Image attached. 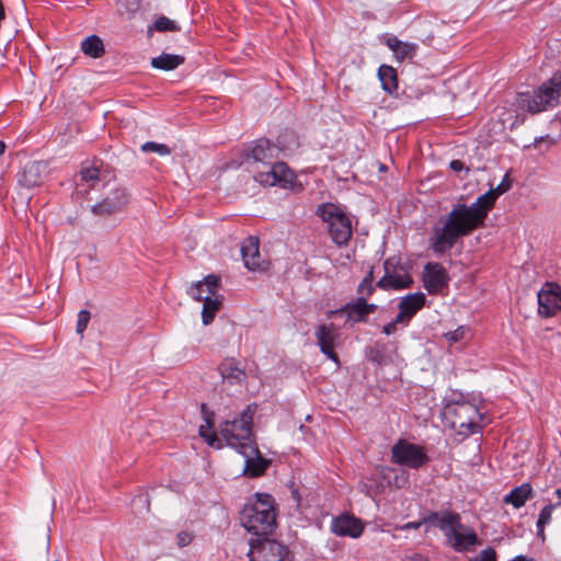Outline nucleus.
Returning a JSON list of instances; mask_svg holds the SVG:
<instances>
[{
	"mask_svg": "<svg viewBox=\"0 0 561 561\" xmlns=\"http://www.w3.org/2000/svg\"><path fill=\"white\" fill-rule=\"evenodd\" d=\"M89 321H90V312L85 309L80 310L78 313L77 325H76V331L78 334H80V335L83 334V332L85 331V329L88 327Z\"/></svg>",
	"mask_w": 561,
	"mask_h": 561,
	"instance_id": "obj_40",
	"label": "nucleus"
},
{
	"mask_svg": "<svg viewBox=\"0 0 561 561\" xmlns=\"http://www.w3.org/2000/svg\"><path fill=\"white\" fill-rule=\"evenodd\" d=\"M422 282L430 295H442L448 288L449 275L442 263L428 262L424 266Z\"/></svg>",
	"mask_w": 561,
	"mask_h": 561,
	"instance_id": "obj_14",
	"label": "nucleus"
},
{
	"mask_svg": "<svg viewBox=\"0 0 561 561\" xmlns=\"http://www.w3.org/2000/svg\"><path fill=\"white\" fill-rule=\"evenodd\" d=\"M241 255L244 266L249 271H256L260 268V251L259 239L256 237H249L241 245Z\"/></svg>",
	"mask_w": 561,
	"mask_h": 561,
	"instance_id": "obj_24",
	"label": "nucleus"
},
{
	"mask_svg": "<svg viewBox=\"0 0 561 561\" xmlns=\"http://www.w3.org/2000/svg\"><path fill=\"white\" fill-rule=\"evenodd\" d=\"M457 168H458V173H459L463 169V165L458 161Z\"/></svg>",
	"mask_w": 561,
	"mask_h": 561,
	"instance_id": "obj_56",
	"label": "nucleus"
},
{
	"mask_svg": "<svg viewBox=\"0 0 561 561\" xmlns=\"http://www.w3.org/2000/svg\"><path fill=\"white\" fill-rule=\"evenodd\" d=\"M220 287V277L214 274L207 275L203 280L193 284L187 294L197 301H203L205 296L215 295Z\"/></svg>",
	"mask_w": 561,
	"mask_h": 561,
	"instance_id": "obj_23",
	"label": "nucleus"
},
{
	"mask_svg": "<svg viewBox=\"0 0 561 561\" xmlns=\"http://www.w3.org/2000/svg\"><path fill=\"white\" fill-rule=\"evenodd\" d=\"M402 44V41H400L398 37L396 36H389L387 39H386V45L392 50L394 51L397 48H399V46Z\"/></svg>",
	"mask_w": 561,
	"mask_h": 561,
	"instance_id": "obj_47",
	"label": "nucleus"
},
{
	"mask_svg": "<svg viewBox=\"0 0 561 561\" xmlns=\"http://www.w3.org/2000/svg\"><path fill=\"white\" fill-rule=\"evenodd\" d=\"M237 451L244 458L243 472L251 478L262 476L270 465L268 460L262 457L255 442L241 446Z\"/></svg>",
	"mask_w": 561,
	"mask_h": 561,
	"instance_id": "obj_15",
	"label": "nucleus"
},
{
	"mask_svg": "<svg viewBox=\"0 0 561 561\" xmlns=\"http://www.w3.org/2000/svg\"><path fill=\"white\" fill-rule=\"evenodd\" d=\"M80 178L83 182L95 183L100 180V169L94 165L83 167L80 171Z\"/></svg>",
	"mask_w": 561,
	"mask_h": 561,
	"instance_id": "obj_37",
	"label": "nucleus"
},
{
	"mask_svg": "<svg viewBox=\"0 0 561 561\" xmlns=\"http://www.w3.org/2000/svg\"><path fill=\"white\" fill-rule=\"evenodd\" d=\"M470 561H496V552L493 548H486L479 556L470 559Z\"/></svg>",
	"mask_w": 561,
	"mask_h": 561,
	"instance_id": "obj_41",
	"label": "nucleus"
},
{
	"mask_svg": "<svg viewBox=\"0 0 561 561\" xmlns=\"http://www.w3.org/2000/svg\"><path fill=\"white\" fill-rule=\"evenodd\" d=\"M277 504L268 493H255L240 512V523L253 537L271 536L277 527Z\"/></svg>",
	"mask_w": 561,
	"mask_h": 561,
	"instance_id": "obj_1",
	"label": "nucleus"
},
{
	"mask_svg": "<svg viewBox=\"0 0 561 561\" xmlns=\"http://www.w3.org/2000/svg\"><path fill=\"white\" fill-rule=\"evenodd\" d=\"M382 473L385 477H389L390 474H394L396 470L390 467H385V468H382Z\"/></svg>",
	"mask_w": 561,
	"mask_h": 561,
	"instance_id": "obj_49",
	"label": "nucleus"
},
{
	"mask_svg": "<svg viewBox=\"0 0 561 561\" xmlns=\"http://www.w3.org/2000/svg\"><path fill=\"white\" fill-rule=\"evenodd\" d=\"M376 286L377 284L374 285V270L371 267L357 287L358 297H365L367 301V298L374 294Z\"/></svg>",
	"mask_w": 561,
	"mask_h": 561,
	"instance_id": "obj_32",
	"label": "nucleus"
},
{
	"mask_svg": "<svg viewBox=\"0 0 561 561\" xmlns=\"http://www.w3.org/2000/svg\"><path fill=\"white\" fill-rule=\"evenodd\" d=\"M556 495L560 499V502L558 504H554L556 506L561 504V489L556 490Z\"/></svg>",
	"mask_w": 561,
	"mask_h": 561,
	"instance_id": "obj_54",
	"label": "nucleus"
},
{
	"mask_svg": "<svg viewBox=\"0 0 561 561\" xmlns=\"http://www.w3.org/2000/svg\"><path fill=\"white\" fill-rule=\"evenodd\" d=\"M510 188L501 183L477 198L470 206L458 204V237L481 226L497 197Z\"/></svg>",
	"mask_w": 561,
	"mask_h": 561,
	"instance_id": "obj_2",
	"label": "nucleus"
},
{
	"mask_svg": "<svg viewBox=\"0 0 561 561\" xmlns=\"http://www.w3.org/2000/svg\"><path fill=\"white\" fill-rule=\"evenodd\" d=\"M447 339L449 341H453V342H456V330L455 331H449L447 334H446Z\"/></svg>",
	"mask_w": 561,
	"mask_h": 561,
	"instance_id": "obj_50",
	"label": "nucleus"
},
{
	"mask_svg": "<svg viewBox=\"0 0 561 561\" xmlns=\"http://www.w3.org/2000/svg\"><path fill=\"white\" fill-rule=\"evenodd\" d=\"M412 319H409L401 310H399L398 314L394 319H392V322L398 327L399 324H402L403 327H408L410 321Z\"/></svg>",
	"mask_w": 561,
	"mask_h": 561,
	"instance_id": "obj_43",
	"label": "nucleus"
},
{
	"mask_svg": "<svg viewBox=\"0 0 561 561\" xmlns=\"http://www.w3.org/2000/svg\"><path fill=\"white\" fill-rule=\"evenodd\" d=\"M456 243V205L448 214L446 221L434 227L430 238V248L437 257H442Z\"/></svg>",
	"mask_w": 561,
	"mask_h": 561,
	"instance_id": "obj_9",
	"label": "nucleus"
},
{
	"mask_svg": "<svg viewBox=\"0 0 561 561\" xmlns=\"http://www.w3.org/2000/svg\"><path fill=\"white\" fill-rule=\"evenodd\" d=\"M224 381L229 385H241L247 379L245 368L233 357H226L218 366Z\"/></svg>",
	"mask_w": 561,
	"mask_h": 561,
	"instance_id": "obj_21",
	"label": "nucleus"
},
{
	"mask_svg": "<svg viewBox=\"0 0 561 561\" xmlns=\"http://www.w3.org/2000/svg\"><path fill=\"white\" fill-rule=\"evenodd\" d=\"M471 337L470 328L466 325H458V343L461 340H469Z\"/></svg>",
	"mask_w": 561,
	"mask_h": 561,
	"instance_id": "obj_46",
	"label": "nucleus"
},
{
	"mask_svg": "<svg viewBox=\"0 0 561 561\" xmlns=\"http://www.w3.org/2000/svg\"><path fill=\"white\" fill-rule=\"evenodd\" d=\"M454 411L453 405L448 404L445 407L444 411L442 412V419L445 426L454 427V422L448 420V414H450Z\"/></svg>",
	"mask_w": 561,
	"mask_h": 561,
	"instance_id": "obj_44",
	"label": "nucleus"
},
{
	"mask_svg": "<svg viewBox=\"0 0 561 561\" xmlns=\"http://www.w3.org/2000/svg\"><path fill=\"white\" fill-rule=\"evenodd\" d=\"M196 535L194 530H181L176 534V546L179 548H185L190 546L195 539Z\"/></svg>",
	"mask_w": 561,
	"mask_h": 561,
	"instance_id": "obj_39",
	"label": "nucleus"
},
{
	"mask_svg": "<svg viewBox=\"0 0 561 561\" xmlns=\"http://www.w3.org/2000/svg\"><path fill=\"white\" fill-rule=\"evenodd\" d=\"M45 165L39 161H28L19 173L18 182L25 188L38 186L43 181Z\"/></svg>",
	"mask_w": 561,
	"mask_h": 561,
	"instance_id": "obj_22",
	"label": "nucleus"
},
{
	"mask_svg": "<svg viewBox=\"0 0 561 561\" xmlns=\"http://www.w3.org/2000/svg\"><path fill=\"white\" fill-rule=\"evenodd\" d=\"M533 497V488L529 483H523L519 486H515L508 494L503 499L505 504L513 505L514 508H520L524 506L527 500Z\"/></svg>",
	"mask_w": 561,
	"mask_h": 561,
	"instance_id": "obj_26",
	"label": "nucleus"
},
{
	"mask_svg": "<svg viewBox=\"0 0 561 561\" xmlns=\"http://www.w3.org/2000/svg\"><path fill=\"white\" fill-rule=\"evenodd\" d=\"M4 150H5V144L2 140H0V156L4 152Z\"/></svg>",
	"mask_w": 561,
	"mask_h": 561,
	"instance_id": "obj_52",
	"label": "nucleus"
},
{
	"mask_svg": "<svg viewBox=\"0 0 561 561\" xmlns=\"http://www.w3.org/2000/svg\"><path fill=\"white\" fill-rule=\"evenodd\" d=\"M377 305L368 304L365 297H357L355 300L350 301L341 308L331 311V313H343L346 318V323L355 324L366 322L368 316L377 310Z\"/></svg>",
	"mask_w": 561,
	"mask_h": 561,
	"instance_id": "obj_17",
	"label": "nucleus"
},
{
	"mask_svg": "<svg viewBox=\"0 0 561 561\" xmlns=\"http://www.w3.org/2000/svg\"><path fill=\"white\" fill-rule=\"evenodd\" d=\"M542 141L548 142V147L554 144V140L549 135H546V136L536 137L534 142H533V147L534 148H539V145ZM526 147L529 148V147H531V145L526 146Z\"/></svg>",
	"mask_w": 561,
	"mask_h": 561,
	"instance_id": "obj_45",
	"label": "nucleus"
},
{
	"mask_svg": "<svg viewBox=\"0 0 561 561\" xmlns=\"http://www.w3.org/2000/svg\"><path fill=\"white\" fill-rule=\"evenodd\" d=\"M199 435L208 443V445H214L217 439V435L214 431V423L211 420L207 419L206 424L199 426Z\"/></svg>",
	"mask_w": 561,
	"mask_h": 561,
	"instance_id": "obj_36",
	"label": "nucleus"
},
{
	"mask_svg": "<svg viewBox=\"0 0 561 561\" xmlns=\"http://www.w3.org/2000/svg\"><path fill=\"white\" fill-rule=\"evenodd\" d=\"M554 507H556V505H553V504L546 505L539 514V517L537 520V535L539 537H541L542 539H543L545 526L550 523L551 514H552V511L554 510Z\"/></svg>",
	"mask_w": 561,
	"mask_h": 561,
	"instance_id": "obj_33",
	"label": "nucleus"
},
{
	"mask_svg": "<svg viewBox=\"0 0 561 561\" xmlns=\"http://www.w3.org/2000/svg\"><path fill=\"white\" fill-rule=\"evenodd\" d=\"M478 543L477 534L458 522V551L470 550Z\"/></svg>",
	"mask_w": 561,
	"mask_h": 561,
	"instance_id": "obj_31",
	"label": "nucleus"
},
{
	"mask_svg": "<svg viewBox=\"0 0 561 561\" xmlns=\"http://www.w3.org/2000/svg\"><path fill=\"white\" fill-rule=\"evenodd\" d=\"M449 168L453 170V171H456V159L451 160L449 162Z\"/></svg>",
	"mask_w": 561,
	"mask_h": 561,
	"instance_id": "obj_53",
	"label": "nucleus"
},
{
	"mask_svg": "<svg viewBox=\"0 0 561 561\" xmlns=\"http://www.w3.org/2000/svg\"><path fill=\"white\" fill-rule=\"evenodd\" d=\"M398 330V327L392 322V320L388 323H386L383 327H382V330L381 332L385 334V335H392L397 332Z\"/></svg>",
	"mask_w": 561,
	"mask_h": 561,
	"instance_id": "obj_48",
	"label": "nucleus"
},
{
	"mask_svg": "<svg viewBox=\"0 0 561 561\" xmlns=\"http://www.w3.org/2000/svg\"><path fill=\"white\" fill-rule=\"evenodd\" d=\"M511 561H534V559H528V558H526V557H524V556H517V557H515V558H514L513 560H511Z\"/></svg>",
	"mask_w": 561,
	"mask_h": 561,
	"instance_id": "obj_51",
	"label": "nucleus"
},
{
	"mask_svg": "<svg viewBox=\"0 0 561 561\" xmlns=\"http://www.w3.org/2000/svg\"><path fill=\"white\" fill-rule=\"evenodd\" d=\"M128 204V194L124 188H116L101 202L91 207L95 216H111Z\"/></svg>",
	"mask_w": 561,
	"mask_h": 561,
	"instance_id": "obj_18",
	"label": "nucleus"
},
{
	"mask_svg": "<svg viewBox=\"0 0 561 561\" xmlns=\"http://www.w3.org/2000/svg\"><path fill=\"white\" fill-rule=\"evenodd\" d=\"M391 461L411 469H419L428 461V456L423 446L400 438L391 447Z\"/></svg>",
	"mask_w": 561,
	"mask_h": 561,
	"instance_id": "obj_10",
	"label": "nucleus"
},
{
	"mask_svg": "<svg viewBox=\"0 0 561 561\" xmlns=\"http://www.w3.org/2000/svg\"><path fill=\"white\" fill-rule=\"evenodd\" d=\"M203 310H202V321L203 324L208 325L213 322L217 311L219 310L221 306V296L217 295H208L205 296V299L203 300Z\"/></svg>",
	"mask_w": 561,
	"mask_h": 561,
	"instance_id": "obj_29",
	"label": "nucleus"
},
{
	"mask_svg": "<svg viewBox=\"0 0 561 561\" xmlns=\"http://www.w3.org/2000/svg\"><path fill=\"white\" fill-rule=\"evenodd\" d=\"M253 179L263 186L290 188L296 180L295 173L279 159L267 170L255 172Z\"/></svg>",
	"mask_w": 561,
	"mask_h": 561,
	"instance_id": "obj_12",
	"label": "nucleus"
},
{
	"mask_svg": "<svg viewBox=\"0 0 561 561\" xmlns=\"http://www.w3.org/2000/svg\"><path fill=\"white\" fill-rule=\"evenodd\" d=\"M280 148L268 138H257L243 149L242 163L253 172L267 170L279 159Z\"/></svg>",
	"mask_w": 561,
	"mask_h": 561,
	"instance_id": "obj_6",
	"label": "nucleus"
},
{
	"mask_svg": "<svg viewBox=\"0 0 561 561\" xmlns=\"http://www.w3.org/2000/svg\"><path fill=\"white\" fill-rule=\"evenodd\" d=\"M439 529L449 547L456 550V513L451 510H440L426 513V533Z\"/></svg>",
	"mask_w": 561,
	"mask_h": 561,
	"instance_id": "obj_13",
	"label": "nucleus"
},
{
	"mask_svg": "<svg viewBox=\"0 0 561 561\" xmlns=\"http://www.w3.org/2000/svg\"><path fill=\"white\" fill-rule=\"evenodd\" d=\"M421 526L426 528V514L419 520L409 522L401 526L402 530L419 529ZM426 531V529H424Z\"/></svg>",
	"mask_w": 561,
	"mask_h": 561,
	"instance_id": "obj_42",
	"label": "nucleus"
},
{
	"mask_svg": "<svg viewBox=\"0 0 561 561\" xmlns=\"http://www.w3.org/2000/svg\"><path fill=\"white\" fill-rule=\"evenodd\" d=\"M141 150L144 152H154L159 156H168L171 153V149L165 144H159L156 141H147L141 146Z\"/></svg>",
	"mask_w": 561,
	"mask_h": 561,
	"instance_id": "obj_35",
	"label": "nucleus"
},
{
	"mask_svg": "<svg viewBox=\"0 0 561 561\" xmlns=\"http://www.w3.org/2000/svg\"><path fill=\"white\" fill-rule=\"evenodd\" d=\"M330 528L336 536L356 539L363 535L365 523L352 514L344 513L333 517Z\"/></svg>",
	"mask_w": 561,
	"mask_h": 561,
	"instance_id": "obj_16",
	"label": "nucleus"
},
{
	"mask_svg": "<svg viewBox=\"0 0 561 561\" xmlns=\"http://www.w3.org/2000/svg\"><path fill=\"white\" fill-rule=\"evenodd\" d=\"M393 54L399 61H403L407 58H412L414 55V45L402 42V44L393 51Z\"/></svg>",
	"mask_w": 561,
	"mask_h": 561,
	"instance_id": "obj_38",
	"label": "nucleus"
},
{
	"mask_svg": "<svg viewBox=\"0 0 561 561\" xmlns=\"http://www.w3.org/2000/svg\"><path fill=\"white\" fill-rule=\"evenodd\" d=\"M481 399L479 396H466L458 393V417L465 419L458 425V435L469 436L481 432L485 424V416L480 411Z\"/></svg>",
	"mask_w": 561,
	"mask_h": 561,
	"instance_id": "obj_7",
	"label": "nucleus"
},
{
	"mask_svg": "<svg viewBox=\"0 0 561 561\" xmlns=\"http://www.w3.org/2000/svg\"><path fill=\"white\" fill-rule=\"evenodd\" d=\"M81 50L84 55L95 59L102 57L105 51L102 39L95 34L88 36L81 43Z\"/></svg>",
	"mask_w": 561,
	"mask_h": 561,
	"instance_id": "obj_30",
	"label": "nucleus"
},
{
	"mask_svg": "<svg viewBox=\"0 0 561 561\" xmlns=\"http://www.w3.org/2000/svg\"><path fill=\"white\" fill-rule=\"evenodd\" d=\"M415 560H419V561H428L426 558H423L422 556L420 554H416L415 556Z\"/></svg>",
	"mask_w": 561,
	"mask_h": 561,
	"instance_id": "obj_55",
	"label": "nucleus"
},
{
	"mask_svg": "<svg viewBox=\"0 0 561 561\" xmlns=\"http://www.w3.org/2000/svg\"><path fill=\"white\" fill-rule=\"evenodd\" d=\"M378 78L381 88L389 94H393L398 90V76L393 67L381 65L378 69Z\"/></svg>",
	"mask_w": 561,
	"mask_h": 561,
	"instance_id": "obj_28",
	"label": "nucleus"
},
{
	"mask_svg": "<svg viewBox=\"0 0 561 561\" xmlns=\"http://www.w3.org/2000/svg\"><path fill=\"white\" fill-rule=\"evenodd\" d=\"M385 275L377 282V287L382 290H401L409 288L413 279L409 270L400 260L387 259L383 263Z\"/></svg>",
	"mask_w": 561,
	"mask_h": 561,
	"instance_id": "obj_11",
	"label": "nucleus"
},
{
	"mask_svg": "<svg viewBox=\"0 0 561 561\" xmlns=\"http://www.w3.org/2000/svg\"><path fill=\"white\" fill-rule=\"evenodd\" d=\"M256 404H249L233 420H226L220 424V434L226 440L227 445L238 450L241 446L251 444L253 435V417L256 411Z\"/></svg>",
	"mask_w": 561,
	"mask_h": 561,
	"instance_id": "obj_4",
	"label": "nucleus"
},
{
	"mask_svg": "<svg viewBox=\"0 0 561 561\" xmlns=\"http://www.w3.org/2000/svg\"><path fill=\"white\" fill-rule=\"evenodd\" d=\"M185 58L179 54L162 53L161 55L151 59V67L154 69L171 71L183 65Z\"/></svg>",
	"mask_w": 561,
	"mask_h": 561,
	"instance_id": "obj_27",
	"label": "nucleus"
},
{
	"mask_svg": "<svg viewBox=\"0 0 561 561\" xmlns=\"http://www.w3.org/2000/svg\"><path fill=\"white\" fill-rule=\"evenodd\" d=\"M270 536L250 539V561H293L289 548Z\"/></svg>",
	"mask_w": 561,
	"mask_h": 561,
	"instance_id": "obj_8",
	"label": "nucleus"
},
{
	"mask_svg": "<svg viewBox=\"0 0 561 561\" xmlns=\"http://www.w3.org/2000/svg\"><path fill=\"white\" fill-rule=\"evenodd\" d=\"M561 95V72L557 71L533 92H520L516 95L515 105L518 110H526L537 114L559 104Z\"/></svg>",
	"mask_w": 561,
	"mask_h": 561,
	"instance_id": "obj_3",
	"label": "nucleus"
},
{
	"mask_svg": "<svg viewBox=\"0 0 561 561\" xmlns=\"http://www.w3.org/2000/svg\"><path fill=\"white\" fill-rule=\"evenodd\" d=\"M320 352L335 364H340L339 356L334 351L337 332L333 324H320L314 333Z\"/></svg>",
	"mask_w": 561,
	"mask_h": 561,
	"instance_id": "obj_19",
	"label": "nucleus"
},
{
	"mask_svg": "<svg viewBox=\"0 0 561 561\" xmlns=\"http://www.w3.org/2000/svg\"><path fill=\"white\" fill-rule=\"evenodd\" d=\"M154 30L158 32H178L180 31V26L175 21L169 19L168 16L161 15L153 23Z\"/></svg>",
	"mask_w": 561,
	"mask_h": 561,
	"instance_id": "obj_34",
	"label": "nucleus"
},
{
	"mask_svg": "<svg viewBox=\"0 0 561 561\" xmlns=\"http://www.w3.org/2000/svg\"><path fill=\"white\" fill-rule=\"evenodd\" d=\"M426 304V296L422 291L408 294L400 298L398 309L401 310L409 319L421 310Z\"/></svg>",
	"mask_w": 561,
	"mask_h": 561,
	"instance_id": "obj_25",
	"label": "nucleus"
},
{
	"mask_svg": "<svg viewBox=\"0 0 561 561\" xmlns=\"http://www.w3.org/2000/svg\"><path fill=\"white\" fill-rule=\"evenodd\" d=\"M317 215L328 224L332 242L339 247H346L352 238L353 229L351 218L344 209L333 203H323L318 206Z\"/></svg>",
	"mask_w": 561,
	"mask_h": 561,
	"instance_id": "obj_5",
	"label": "nucleus"
},
{
	"mask_svg": "<svg viewBox=\"0 0 561 561\" xmlns=\"http://www.w3.org/2000/svg\"><path fill=\"white\" fill-rule=\"evenodd\" d=\"M538 312L543 317H551L559 309L560 294L558 287L547 284L537 295Z\"/></svg>",
	"mask_w": 561,
	"mask_h": 561,
	"instance_id": "obj_20",
	"label": "nucleus"
}]
</instances>
